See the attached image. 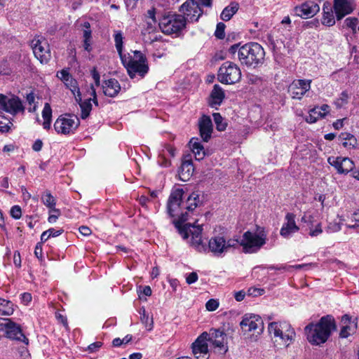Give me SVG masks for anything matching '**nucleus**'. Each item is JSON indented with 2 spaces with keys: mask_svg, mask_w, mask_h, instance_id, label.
<instances>
[{
  "mask_svg": "<svg viewBox=\"0 0 359 359\" xmlns=\"http://www.w3.org/2000/svg\"><path fill=\"white\" fill-rule=\"evenodd\" d=\"M336 329L334 318L327 315L322 317L316 323H310L305 327L307 340L313 345H320L327 341L332 332Z\"/></svg>",
  "mask_w": 359,
  "mask_h": 359,
  "instance_id": "nucleus-1",
  "label": "nucleus"
},
{
  "mask_svg": "<svg viewBox=\"0 0 359 359\" xmlns=\"http://www.w3.org/2000/svg\"><path fill=\"white\" fill-rule=\"evenodd\" d=\"M120 58L131 79L136 75L143 78L147 74L149 71L147 60L141 51H131L130 53L124 54Z\"/></svg>",
  "mask_w": 359,
  "mask_h": 359,
  "instance_id": "nucleus-2",
  "label": "nucleus"
},
{
  "mask_svg": "<svg viewBox=\"0 0 359 359\" xmlns=\"http://www.w3.org/2000/svg\"><path fill=\"white\" fill-rule=\"evenodd\" d=\"M264 56V48L256 42L245 43L238 49V60L242 65L248 67L255 68L262 65Z\"/></svg>",
  "mask_w": 359,
  "mask_h": 359,
  "instance_id": "nucleus-3",
  "label": "nucleus"
},
{
  "mask_svg": "<svg viewBox=\"0 0 359 359\" xmlns=\"http://www.w3.org/2000/svg\"><path fill=\"white\" fill-rule=\"evenodd\" d=\"M268 332L275 339L274 343L287 347L294 341L296 333L292 325L286 321L271 322L268 325Z\"/></svg>",
  "mask_w": 359,
  "mask_h": 359,
  "instance_id": "nucleus-4",
  "label": "nucleus"
},
{
  "mask_svg": "<svg viewBox=\"0 0 359 359\" xmlns=\"http://www.w3.org/2000/svg\"><path fill=\"white\" fill-rule=\"evenodd\" d=\"M175 226L177 229L179 234L184 240L188 239L189 234L191 235L190 244L198 252H203L207 250L205 245L203 243L201 233L203 228L201 225H191L186 224L181 225L179 222H175Z\"/></svg>",
  "mask_w": 359,
  "mask_h": 359,
  "instance_id": "nucleus-5",
  "label": "nucleus"
},
{
  "mask_svg": "<svg viewBox=\"0 0 359 359\" xmlns=\"http://www.w3.org/2000/svg\"><path fill=\"white\" fill-rule=\"evenodd\" d=\"M184 191L182 188H177L172 191L167 204L168 212L170 217H179V222L181 225L187 220V212H183L184 203L182 202V197ZM175 221V222H176Z\"/></svg>",
  "mask_w": 359,
  "mask_h": 359,
  "instance_id": "nucleus-6",
  "label": "nucleus"
},
{
  "mask_svg": "<svg viewBox=\"0 0 359 359\" xmlns=\"http://www.w3.org/2000/svg\"><path fill=\"white\" fill-rule=\"evenodd\" d=\"M266 235L264 231L259 233L245 231L241 238L240 246L245 253L252 254L257 252L266 243Z\"/></svg>",
  "mask_w": 359,
  "mask_h": 359,
  "instance_id": "nucleus-7",
  "label": "nucleus"
},
{
  "mask_svg": "<svg viewBox=\"0 0 359 359\" xmlns=\"http://www.w3.org/2000/svg\"><path fill=\"white\" fill-rule=\"evenodd\" d=\"M210 352L224 355L229 350L227 335L223 330L212 328L207 332Z\"/></svg>",
  "mask_w": 359,
  "mask_h": 359,
  "instance_id": "nucleus-8",
  "label": "nucleus"
},
{
  "mask_svg": "<svg viewBox=\"0 0 359 359\" xmlns=\"http://www.w3.org/2000/svg\"><path fill=\"white\" fill-rule=\"evenodd\" d=\"M159 27L165 34H179L186 27V20L180 14L164 15L159 22Z\"/></svg>",
  "mask_w": 359,
  "mask_h": 359,
  "instance_id": "nucleus-9",
  "label": "nucleus"
},
{
  "mask_svg": "<svg viewBox=\"0 0 359 359\" xmlns=\"http://www.w3.org/2000/svg\"><path fill=\"white\" fill-rule=\"evenodd\" d=\"M241 79V71L235 63L226 61L219 69L217 79L224 84H234Z\"/></svg>",
  "mask_w": 359,
  "mask_h": 359,
  "instance_id": "nucleus-10",
  "label": "nucleus"
},
{
  "mask_svg": "<svg viewBox=\"0 0 359 359\" xmlns=\"http://www.w3.org/2000/svg\"><path fill=\"white\" fill-rule=\"evenodd\" d=\"M80 125L79 118L73 114H65L57 118L54 128L57 133L67 135L73 133Z\"/></svg>",
  "mask_w": 359,
  "mask_h": 359,
  "instance_id": "nucleus-11",
  "label": "nucleus"
},
{
  "mask_svg": "<svg viewBox=\"0 0 359 359\" xmlns=\"http://www.w3.org/2000/svg\"><path fill=\"white\" fill-rule=\"evenodd\" d=\"M187 22H197L203 14V10L196 0H187L180 8Z\"/></svg>",
  "mask_w": 359,
  "mask_h": 359,
  "instance_id": "nucleus-12",
  "label": "nucleus"
},
{
  "mask_svg": "<svg viewBox=\"0 0 359 359\" xmlns=\"http://www.w3.org/2000/svg\"><path fill=\"white\" fill-rule=\"evenodd\" d=\"M241 328L245 332H255L256 337L260 335L264 332V322L262 318L255 314L247 313L243 317L240 323Z\"/></svg>",
  "mask_w": 359,
  "mask_h": 359,
  "instance_id": "nucleus-13",
  "label": "nucleus"
},
{
  "mask_svg": "<svg viewBox=\"0 0 359 359\" xmlns=\"http://www.w3.org/2000/svg\"><path fill=\"white\" fill-rule=\"evenodd\" d=\"M0 109L11 114L25 111V107L18 97L13 95L8 97L3 94H0Z\"/></svg>",
  "mask_w": 359,
  "mask_h": 359,
  "instance_id": "nucleus-14",
  "label": "nucleus"
},
{
  "mask_svg": "<svg viewBox=\"0 0 359 359\" xmlns=\"http://www.w3.org/2000/svg\"><path fill=\"white\" fill-rule=\"evenodd\" d=\"M206 336L207 332H203L191 345L192 352L197 359H208L209 357L210 344Z\"/></svg>",
  "mask_w": 359,
  "mask_h": 359,
  "instance_id": "nucleus-15",
  "label": "nucleus"
},
{
  "mask_svg": "<svg viewBox=\"0 0 359 359\" xmlns=\"http://www.w3.org/2000/svg\"><path fill=\"white\" fill-rule=\"evenodd\" d=\"M89 94L93 97V98H88L84 101L82 100L81 93L80 91H78V94L75 96L76 102L79 104L81 109V117L83 119L86 118L90 115L92 110L91 101H93L96 106L98 105L96 91L93 84L90 86Z\"/></svg>",
  "mask_w": 359,
  "mask_h": 359,
  "instance_id": "nucleus-16",
  "label": "nucleus"
},
{
  "mask_svg": "<svg viewBox=\"0 0 359 359\" xmlns=\"http://www.w3.org/2000/svg\"><path fill=\"white\" fill-rule=\"evenodd\" d=\"M32 47L35 57L41 63H47L50 59V50L48 43L46 40L34 39Z\"/></svg>",
  "mask_w": 359,
  "mask_h": 359,
  "instance_id": "nucleus-17",
  "label": "nucleus"
},
{
  "mask_svg": "<svg viewBox=\"0 0 359 359\" xmlns=\"http://www.w3.org/2000/svg\"><path fill=\"white\" fill-rule=\"evenodd\" d=\"M311 80L294 81L288 88V93L293 99L300 100L311 88Z\"/></svg>",
  "mask_w": 359,
  "mask_h": 359,
  "instance_id": "nucleus-18",
  "label": "nucleus"
},
{
  "mask_svg": "<svg viewBox=\"0 0 359 359\" xmlns=\"http://www.w3.org/2000/svg\"><path fill=\"white\" fill-rule=\"evenodd\" d=\"M208 249L214 256L224 257L226 254L225 237L222 235L211 237L208 242Z\"/></svg>",
  "mask_w": 359,
  "mask_h": 359,
  "instance_id": "nucleus-19",
  "label": "nucleus"
},
{
  "mask_svg": "<svg viewBox=\"0 0 359 359\" xmlns=\"http://www.w3.org/2000/svg\"><path fill=\"white\" fill-rule=\"evenodd\" d=\"M2 325H4L8 338L23 341L26 344H28V339L22 333L19 325L13 322L11 319H4V323Z\"/></svg>",
  "mask_w": 359,
  "mask_h": 359,
  "instance_id": "nucleus-20",
  "label": "nucleus"
},
{
  "mask_svg": "<svg viewBox=\"0 0 359 359\" xmlns=\"http://www.w3.org/2000/svg\"><path fill=\"white\" fill-rule=\"evenodd\" d=\"M327 162L330 165L334 167L337 172L341 174H346L353 170L354 168L353 161L347 157L330 156L327 158Z\"/></svg>",
  "mask_w": 359,
  "mask_h": 359,
  "instance_id": "nucleus-21",
  "label": "nucleus"
},
{
  "mask_svg": "<svg viewBox=\"0 0 359 359\" xmlns=\"http://www.w3.org/2000/svg\"><path fill=\"white\" fill-rule=\"evenodd\" d=\"M319 11L318 4L313 1H307L294 8L296 15L305 19L314 16Z\"/></svg>",
  "mask_w": 359,
  "mask_h": 359,
  "instance_id": "nucleus-22",
  "label": "nucleus"
},
{
  "mask_svg": "<svg viewBox=\"0 0 359 359\" xmlns=\"http://www.w3.org/2000/svg\"><path fill=\"white\" fill-rule=\"evenodd\" d=\"M285 219L286 222L283 224L280 231V234L283 238H288L293 233L297 232L299 228L295 223V215L293 213H287Z\"/></svg>",
  "mask_w": 359,
  "mask_h": 359,
  "instance_id": "nucleus-23",
  "label": "nucleus"
},
{
  "mask_svg": "<svg viewBox=\"0 0 359 359\" xmlns=\"http://www.w3.org/2000/svg\"><path fill=\"white\" fill-rule=\"evenodd\" d=\"M341 323L342 327L339 333V336L341 338H347L357 330L358 319L354 318L352 320L351 317L347 314L341 317Z\"/></svg>",
  "mask_w": 359,
  "mask_h": 359,
  "instance_id": "nucleus-24",
  "label": "nucleus"
},
{
  "mask_svg": "<svg viewBox=\"0 0 359 359\" xmlns=\"http://www.w3.org/2000/svg\"><path fill=\"white\" fill-rule=\"evenodd\" d=\"M57 76L64 83L65 86L71 90L74 97L80 91L77 81L73 78L67 69H62L57 73Z\"/></svg>",
  "mask_w": 359,
  "mask_h": 359,
  "instance_id": "nucleus-25",
  "label": "nucleus"
},
{
  "mask_svg": "<svg viewBox=\"0 0 359 359\" xmlns=\"http://www.w3.org/2000/svg\"><path fill=\"white\" fill-rule=\"evenodd\" d=\"M200 135L202 140L207 142L211 137L213 126L211 118L203 115L198 121Z\"/></svg>",
  "mask_w": 359,
  "mask_h": 359,
  "instance_id": "nucleus-26",
  "label": "nucleus"
},
{
  "mask_svg": "<svg viewBox=\"0 0 359 359\" xmlns=\"http://www.w3.org/2000/svg\"><path fill=\"white\" fill-rule=\"evenodd\" d=\"M333 8L338 20L350 14L353 11V7L350 0H334Z\"/></svg>",
  "mask_w": 359,
  "mask_h": 359,
  "instance_id": "nucleus-27",
  "label": "nucleus"
},
{
  "mask_svg": "<svg viewBox=\"0 0 359 359\" xmlns=\"http://www.w3.org/2000/svg\"><path fill=\"white\" fill-rule=\"evenodd\" d=\"M225 97L224 90L218 84H215L208 98V104L212 107L217 109L222 103Z\"/></svg>",
  "mask_w": 359,
  "mask_h": 359,
  "instance_id": "nucleus-28",
  "label": "nucleus"
},
{
  "mask_svg": "<svg viewBox=\"0 0 359 359\" xmlns=\"http://www.w3.org/2000/svg\"><path fill=\"white\" fill-rule=\"evenodd\" d=\"M102 89L106 96L114 97L121 90V86L116 79H110L103 82Z\"/></svg>",
  "mask_w": 359,
  "mask_h": 359,
  "instance_id": "nucleus-29",
  "label": "nucleus"
},
{
  "mask_svg": "<svg viewBox=\"0 0 359 359\" xmlns=\"http://www.w3.org/2000/svg\"><path fill=\"white\" fill-rule=\"evenodd\" d=\"M333 6L328 1H325L323 6L322 24L328 27L333 26L335 24V20L333 13Z\"/></svg>",
  "mask_w": 359,
  "mask_h": 359,
  "instance_id": "nucleus-30",
  "label": "nucleus"
},
{
  "mask_svg": "<svg viewBox=\"0 0 359 359\" xmlns=\"http://www.w3.org/2000/svg\"><path fill=\"white\" fill-rule=\"evenodd\" d=\"M189 145L194 154L196 160L201 161L203 159L205 156V151L198 138L191 139Z\"/></svg>",
  "mask_w": 359,
  "mask_h": 359,
  "instance_id": "nucleus-31",
  "label": "nucleus"
},
{
  "mask_svg": "<svg viewBox=\"0 0 359 359\" xmlns=\"http://www.w3.org/2000/svg\"><path fill=\"white\" fill-rule=\"evenodd\" d=\"M194 172V165L190 160H185L180 167V177L182 181H187Z\"/></svg>",
  "mask_w": 359,
  "mask_h": 359,
  "instance_id": "nucleus-32",
  "label": "nucleus"
},
{
  "mask_svg": "<svg viewBox=\"0 0 359 359\" xmlns=\"http://www.w3.org/2000/svg\"><path fill=\"white\" fill-rule=\"evenodd\" d=\"M239 8V4L236 1H232L226 6L220 14V18L224 21H229L236 13Z\"/></svg>",
  "mask_w": 359,
  "mask_h": 359,
  "instance_id": "nucleus-33",
  "label": "nucleus"
},
{
  "mask_svg": "<svg viewBox=\"0 0 359 359\" xmlns=\"http://www.w3.org/2000/svg\"><path fill=\"white\" fill-rule=\"evenodd\" d=\"M339 139L341 141L343 146L346 149H353L358 144L355 137L348 133H342L339 135Z\"/></svg>",
  "mask_w": 359,
  "mask_h": 359,
  "instance_id": "nucleus-34",
  "label": "nucleus"
},
{
  "mask_svg": "<svg viewBox=\"0 0 359 359\" xmlns=\"http://www.w3.org/2000/svg\"><path fill=\"white\" fill-rule=\"evenodd\" d=\"M83 48L86 50L90 52L91 50L90 48V40L92 38V32L90 30V25L88 22H85L83 23Z\"/></svg>",
  "mask_w": 359,
  "mask_h": 359,
  "instance_id": "nucleus-35",
  "label": "nucleus"
},
{
  "mask_svg": "<svg viewBox=\"0 0 359 359\" xmlns=\"http://www.w3.org/2000/svg\"><path fill=\"white\" fill-rule=\"evenodd\" d=\"M199 194L196 192H193L184 203V208L188 211H193L198 205Z\"/></svg>",
  "mask_w": 359,
  "mask_h": 359,
  "instance_id": "nucleus-36",
  "label": "nucleus"
},
{
  "mask_svg": "<svg viewBox=\"0 0 359 359\" xmlns=\"http://www.w3.org/2000/svg\"><path fill=\"white\" fill-rule=\"evenodd\" d=\"M13 304L10 301L0 299V316H11L13 313Z\"/></svg>",
  "mask_w": 359,
  "mask_h": 359,
  "instance_id": "nucleus-37",
  "label": "nucleus"
},
{
  "mask_svg": "<svg viewBox=\"0 0 359 359\" xmlns=\"http://www.w3.org/2000/svg\"><path fill=\"white\" fill-rule=\"evenodd\" d=\"M41 201L49 210L55 208V199L50 191H46L41 195Z\"/></svg>",
  "mask_w": 359,
  "mask_h": 359,
  "instance_id": "nucleus-38",
  "label": "nucleus"
},
{
  "mask_svg": "<svg viewBox=\"0 0 359 359\" xmlns=\"http://www.w3.org/2000/svg\"><path fill=\"white\" fill-rule=\"evenodd\" d=\"M351 97V93L348 90L342 91L339 97L334 101V104L337 109H341L348 104Z\"/></svg>",
  "mask_w": 359,
  "mask_h": 359,
  "instance_id": "nucleus-39",
  "label": "nucleus"
},
{
  "mask_svg": "<svg viewBox=\"0 0 359 359\" xmlns=\"http://www.w3.org/2000/svg\"><path fill=\"white\" fill-rule=\"evenodd\" d=\"M114 41L115 46L118 53L119 57H121L124 54L123 53V34L121 31H116L114 33Z\"/></svg>",
  "mask_w": 359,
  "mask_h": 359,
  "instance_id": "nucleus-40",
  "label": "nucleus"
},
{
  "mask_svg": "<svg viewBox=\"0 0 359 359\" xmlns=\"http://www.w3.org/2000/svg\"><path fill=\"white\" fill-rule=\"evenodd\" d=\"M358 19L355 17H349L344 20L345 25L347 27L351 28L353 34H355L358 30Z\"/></svg>",
  "mask_w": 359,
  "mask_h": 359,
  "instance_id": "nucleus-41",
  "label": "nucleus"
},
{
  "mask_svg": "<svg viewBox=\"0 0 359 359\" xmlns=\"http://www.w3.org/2000/svg\"><path fill=\"white\" fill-rule=\"evenodd\" d=\"M217 129L219 131H223L226 129V124L223 122V118L219 113H214L212 114Z\"/></svg>",
  "mask_w": 359,
  "mask_h": 359,
  "instance_id": "nucleus-42",
  "label": "nucleus"
},
{
  "mask_svg": "<svg viewBox=\"0 0 359 359\" xmlns=\"http://www.w3.org/2000/svg\"><path fill=\"white\" fill-rule=\"evenodd\" d=\"M241 239L238 238H229L226 239V253L229 252L231 248L236 249L240 246Z\"/></svg>",
  "mask_w": 359,
  "mask_h": 359,
  "instance_id": "nucleus-43",
  "label": "nucleus"
},
{
  "mask_svg": "<svg viewBox=\"0 0 359 359\" xmlns=\"http://www.w3.org/2000/svg\"><path fill=\"white\" fill-rule=\"evenodd\" d=\"M351 220L352 222H354L353 224H347V227L349 229H356L359 228V209L355 210L353 213L351 214Z\"/></svg>",
  "mask_w": 359,
  "mask_h": 359,
  "instance_id": "nucleus-44",
  "label": "nucleus"
},
{
  "mask_svg": "<svg viewBox=\"0 0 359 359\" xmlns=\"http://www.w3.org/2000/svg\"><path fill=\"white\" fill-rule=\"evenodd\" d=\"M225 27L226 25L223 22H219L217 25L215 36L219 39H222L225 36Z\"/></svg>",
  "mask_w": 359,
  "mask_h": 359,
  "instance_id": "nucleus-45",
  "label": "nucleus"
},
{
  "mask_svg": "<svg viewBox=\"0 0 359 359\" xmlns=\"http://www.w3.org/2000/svg\"><path fill=\"white\" fill-rule=\"evenodd\" d=\"M140 320L148 330H151L152 329L153 319L152 318H150L148 314L144 316H140Z\"/></svg>",
  "mask_w": 359,
  "mask_h": 359,
  "instance_id": "nucleus-46",
  "label": "nucleus"
},
{
  "mask_svg": "<svg viewBox=\"0 0 359 359\" xmlns=\"http://www.w3.org/2000/svg\"><path fill=\"white\" fill-rule=\"evenodd\" d=\"M10 214L13 218L15 219H20L22 215L21 208L19 205H13L11 209Z\"/></svg>",
  "mask_w": 359,
  "mask_h": 359,
  "instance_id": "nucleus-47",
  "label": "nucleus"
},
{
  "mask_svg": "<svg viewBox=\"0 0 359 359\" xmlns=\"http://www.w3.org/2000/svg\"><path fill=\"white\" fill-rule=\"evenodd\" d=\"M310 229V231H309V235L311 236V237H316V236H319L320 234L322 233L323 232V229H322V227H321V224L320 223H318L314 228H313V226L309 227Z\"/></svg>",
  "mask_w": 359,
  "mask_h": 359,
  "instance_id": "nucleus-48",
  "label": "nucleus"
},
{
  "mask_svg": "<svg viewBox=\"0 0 359 359\" xmlns=\"http://www.w3.org/2000/svg\"><path fill=\"white\" fill-rule=\"evenodd\" d=\"M42 116L43 119H51L52 109L48 103H45L44 107L42 111Z\"/></svg>",
  "mask_w": 359,
  "mask_h": 359,
  "instance_id": "nucleus-49",
  "label": "nucleus"
},
{
  "mask_svg": "<svg viewBox=\"0 0 359 359\" xmlns=\"http://www.w3.org/2000/svg\"><path fill=\"white\" fill-rule=\"evenodd\" d=\"M145 18L147 20H149V21L147 22L148 25H151L152 23L156 22V19L155 16V9L151 8L147 11Z\"/></svg>",
  "mask_w": 359,
  "mask_h": 359,
  "instance_id": "nucleus-50",
  "label": "nucleus"
},
{
  "mask_svg": "<svg viewBox=\"0 0 359 359\" xmlns=\"http://www.w3.org/2000/svg\"><path fill=\"white\" fill-rule=\"evenodd\" d=\"M219 306V303L217 300L211 299L208 300L205 304V307L208 311H215Z\"/></svg>",
  "mask_w": 359,
  "mask_h": 359,
  "instance_id": "nucleus-51",
  "label": "nucleus"
},
{
  "mask_svg": "<svg viewBox=\"0 0 359 359\" xmlns=\"http://www.w3.org/2000/svg\"><path fill=\"white\" fill-rule=\"evenodd\" d=\"M49 212H56V215H50L48 218V221L49 223H55L58 217L60 215V211L59 209L54 208L49 210Z\"/></svg>",
  "mask_w": 359,
  "mask_h": 359,
  "instance_id": "nucleus-52",
  "label": "nucleus"
},
{
  "mask_svg": "<svg viewBox=\"0 0 359 359\" xmlns=\"http://www.w3.org/2000/svg\"><path fill=\"white\" fill-rule=\"evenodd\" d=\"M102 344H103L101 341H96L93 344H90L88 346L87 351L89 353H95V352L97 351L102 347Z\"/></svg>",
  "mask_w": 359,
  "mask_h": 359,
  "instance_id": "nucleus-53",
  "label": "nucleus"
},
{
  "mask_svg": "<svg viewBox=\"0 0 359 359\" xmlns=\"http://www.w3.org/2000/svg\"><path fill=\"white\" fill-rule=\"evenodd\" d=\"M158 163L163 167H168L170 165V161L165 158V154L163 153L159 154Z\"/></svg>",
  "mask_w": 359,
  "mask_h": 359,
  "instance_id": "nucleus-54",
  "label": "nucleus"
},
{
  "mask_svg": "<svg viewBox=\"0 0 359 359\" xmlns=\"http://www.w3.org/2000/svg\"><path fill=\"white\" fill-rule=\"evenodd\" d=\"M198 278V274L196 272H191L187 276L186 281L190 285L196 282Z\"/></svg>",
  "mask_w": 359,
  "mask_h": 359,
  "instance_id": "nucleus-55",
  "label": "nucleus"
},
{
  "mask_svg": "<svg viewBox=\"0 0 359 359\" xmlns=\"http://www.w3.org/2000/svg\"><path fill=\"white\" fill-rule=\"evenodd\" d=\"M162 153L164 154L165 155V154H168L170 156L174 157L175 155V149L172 147L171 145L167 144L163 149Z\"/></svg>",
  "mask_w": 359,
  "mask_h": 359,
  "instance_id": "nucleus-56",
  "label": "nucleus"
},
{
  "mask_svg": "<svg viewBox=\"0 0 359 359\" xmlns=\"http://www.w3.org/2000/svg\"><path fill=\"white\" fill-rule=\"evenodd\" d=\"M328 229L330 232H337L341 229V224L337 222L330 223Z\"/></svg>",
  "mask_w": 359,
  "mask_h": 359,
  "instance_id": "nucleus-57",
  "label": "nucleus"
},
{
  "mask_svg": "<svg viewBox=\"0 0 359 359\" xmlns=\"http://www.w3.org/2000/svg\"><path fill=\"white\" fill-rule=\"evenodd\" d=\"M48 232L49 233L50 238V237H57L60 235H61L63 232V229H55L53 228H50L48 229Z\"/></svg>",
  "mask_w": 359,
  "mask_h": 359,
  "instance_id": "nucleus-58",
  "label": "nucleus"
},
{
  "mask_svg": "<svg viewBox=\"0 0 359 359\" xmlns=\"http://www.w3.org/2000/svg\"><path fill=\"white\" fill-rule=\"evenodd\" d=\"M10 124L12 125L11 122L8 121L7 123L4 122L3 121L0 120V132L1 133H6L8 132L10 129Z\"/></svg>",
  "mask_w": 359,
  "mask_h": 359,
  "instance_id": "nucleus-59",
  "label": "nucleus"
},
{
  "mask_svg": "<svg viewBox=\"0 0 359 359\" xmlns=\"http://www.w3.org/2000/svg\"><path fill=\"white\" fill-rule=\"evenodd\" d=\"M91 75H92L93 79L95 81V85L97 86H100V74L98 73V72L96 70L95 68H93L92 69Z\"/></svg>",
  "mask_w": 359,
  "mask_h": 359,
  "instance_id": "nucleus-60",
  "label": "nucleus"
},
{
  "mask_svg": "<svg viewBox=\"0 0 359 359\" xmlns=\"http://www.w3.org/2000/svg\"><path fill=\"white\" fill-rule=\"evenodd\" d=\"M13 263L15 266L20 267L21 266V258L19 252H15L13 256Z\"/></svg>",
  "mask_w": 359,
  "mask_h": 359,
  "instance_id": "nucleus-61",
  "label": "nucleus"
},
{
  "mask_svg": "<svg viewBox=\"0 0 359 359\" xmlns=\"http://www.w3.org/2000/svg\"><path fill=\"white\" fill-rule=\"evenodd\" d=\"M21 300L25 304H27L32 301L31 294L28 292H24L21 294Z\"/></svg>",
  "mask_w": 359,
  "mask_h": 359,
  "instance_id": "nucleus-62",
  "label": "nucleus"
},
{
  "mask_svg": "<svg viewBox=\"0 0 359 359\" xmlns=\"http://www.w3.org/2000/svg\"><path fill=\"white\" fill-rule=\"evenodd\" d=\"M34 255L38 259H41L43 257L42 248L40 244H37L34 249Z\"/></svg>",
  "mask_w": 359,
  "mask_h": 359,
  "instance_id": "nucleus-63",
  "label": "nucleus"
},
{
  "mask_svg": "<svg viewBox=\"0 0 359 359\" xmlns=\"http://www.w3.org/2000/svg\"><path fill=\"white\" fill-rule=\"evenodd\" d=\"M79 232L85 236L90 235L92 233L90 229L86 226H81L79 228Z\"/></svg>",
  "mask_w": 359,
  "mask_h": 359,
  "instance_id": "nucleus-64",
  "label": "nucleus"
}]
</instances>
